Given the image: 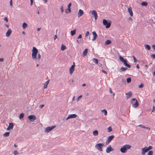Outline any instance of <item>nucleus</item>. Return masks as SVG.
Returning <instances> with one entry per match:
<instances>
[{
  "instance_id": "1",
  "label": "nucleus",
  "mask_w": 155,
  "mask_h": 155,
  "mask_svg": "<svg viewBox=\"0 0 155 155\" xmlns=\"http://www.w3.org/2000/svg\"><path fill=\"white\" fill-rule=\"evenodd\" d=\"M131 146L129 144L123 145L120 149V151L122 153H125L127 150L130 149Z\"/></svg>"
},
{
  "instance_id": "2",
  "label": "nucleus",
  "mask_w": 155,
  "mask_h": 155,
  "mask_svg": "<svg viewBox=\"0 0 155 155\" xmlns=\"http://www.w3.org/2000/svg\"><path fill=\"white\" fill-rule=\"evenodd\" d=\"M31 55L32 59H36L37 55L38 53L37 49L35 47H33Z\"/></svg>"
},
{
  "instance_id": "3",
  "label": "nucleus",
  "mask_w": 155,
  "mask_h": 155,
  "mask_svg": "<svg viewBox=\"0 0 155 155\" xmlns=\"http://www.w3.org/2000/svg\"><path fill=\"white\" fill-rule=\"evenodd\" d=\"M131 103L132 105V107L134 108H136L139 106V103L135 98H133L131 100Z\"/></svg>"
},
{
  "instance_id": "4",
  "label": "nucleus",
  "mask_w": 155,
  "mask_h": 155,
  "mask_svg": "<svg viewBox=\"0 0 155 155\" xmlns=\"http://www.w3.org/2000/svg\"><path fill=\"white\" fill-rule=\"evenodd\" d=\"M119 59L120 61L124 63V64L128 68L130 67V65L127 63V60L125 59L122 57L120 56L119 57Z\"/></svg>"
},
{
  "instance_id": "5",
  "label": "nucleus",
  "mask_w": 155,
  "mask_h": 155,
  "mask_svg": "<svg viewBox=\"0 0 155 155\" xmlns=\"http://www.w3.org/2000/svg\"><path fill=\"white\" fill-rule=\"evenodd\" d=\"M111 22L109 21V22L106 19H104L103 20V23L104 25L106 26V28H109L110 26Z\"/></svg>"
},
{
  "instance_id": "6",
  "label": "nucleus",
  "mask_w": 155,
  "mask_h": 155,
  "mask_svg": "<svg viewBox=\"0 0 155 155\" xmlns=\"http://www.w3.org/2000/svg\"><path fill=\"white\" fill-rule=\"evenodd\" d=\"M104 146V144L103 143H99L96 144L95 145V147L98 150H99L100 151H102L103 150L102 149V147Z\"/></svg>"
},
{
  "instance_id": "7",
  "label": "nucleus",
  "mask_w": 155,
  "mask_h": 155,
  "mask_svg": "<svg viewBox=\"0 0 155 155\" xmlns=\"http://www.w3.org/2000/svg\"><path fill=\"white\" fill-rule=\"evenodd\" d=\"M90 13L93 16H94L95 18V20L96 21L98 17L97 13L96 11L94 10H91L90 11Z\"/></svg>"
},
{
  "instance_id": "8",
  "label": "nucleus",
  "mask_w": 155,
  "mask_h": 155,
  "mask_svg": "<svg viewBox=\"0 0 155 155\" xmlns=\"http://www.w3.org/2000/svg\"><path fill=\"white\" fill-rule=\"evenodd\" d=\"M56 126L55 125H53L51 127H47L45 128V132H48L50 131H51Z\"/></svg>"
},
{
  "instance_id": "9",
  "label": "nucleus",
  "mask_w": 155,
  "mask_h": 155,
  "mask_svg": "<svg viewBox=\"0 0 155 155\" xmlns=\"http://www.w3.org/2000/svg\"><path fill=\"white\" fill-rule=\"evenodd\" d=\"M28 118L31 122H33L36 119V116L34 115H30Z\"/></svg>"
},
{
  "instance_id": "10",
  "label": "nucleus",
  "mask_w": 155,
  "mask_h": 155,
  "mask_svg": "<svg viewBox=\"0 0 155 155\" xmlns=\"http://www.w3.org/2000/svg\"><path fill=\"white\" fill-rule=\"evenodd\" d=\"M114 150V148L111 147V145H109L107 148L106 152L107 153H108L110 152L113 151Z\"/></svg>"
},
{
  "instance_id": "11",
  "label": "nucleus",
  "mask_w": 155,
  "mask_h": 155,
  "mask_svg": "<svg viewBox=\"0 0 155 155\" xmlns=\"http://www.w3.org/2000/svg\"><path fill=\"white\" fill-rule=\"evenodd\" d=\"M77 116L76 114H73L69 115L68 117L66 118V120H67L68 119L71 118H75L77 117Z\"/></svg>"
},
{
  "instance_id": "12",
  "label": "nucleus",
  "mask_w": 155,
  "mask_h": 155,
  "mask_svg": "<svg viewBox=\"0 0 155 155\" xmlns=\"http://www.w3.org/2000/svg\"><path fill=\"white\" fill-rule=\"evenodd\" d=\"M114 135H111L108 137L106 141V143L107 144L108 143L114 138Z\"/></svg>"
},
{
  "instance_id": "13",
  "label": "nucleus",
  "mask_w": 155,
  "mask_h": 155,
  "mask_svg": "<svg viewBox=\"0 0 155 155\" xmlns=\"http://www.w3.org/2000/svg\"><path fill=\"white\" fill-rule=\"evenodd\" d=\"M141 154L142 155H144L145 153L148 151L147 148V147H145L141 149Z\"/></svg>"
},
{
  "instance_id": "14",
  "label": "nucleus",
  "mask_w": 155,
  "mask_h": 155,
  "mask_svg": "<svg viewBox=\"0 0 155 155\" xmlns=\"http://www.w3.org/2000/svg\"><path fill=\"white\" fill-rule=\"evenodd\" d=\"M14 127L13 124L12 123H9L8 127L7 128V130H9L10 129H12Z\"/></svg>"
},
{
  "instance_id": "15",
  "label": "nucleus",
  "mask_w": 155,
  "mask_h": 155,
  "mask_svg": "<svg viewBox=\"0 0 155 155\" xmlns=\"http://www.w3.org/2000/svg\"><path fill=\"white\" fill-rule=\"evenodd\" d=\"M12 32V30L11 29H8L7 32L6 33V36L7 37H8L11 34Z\"/></svg>"
},
{
  "instance_id": "16",
  "label": "nucleus",
  "mask_w": 155,
  "mask_h": 155,
  "mask_svg": "<svg viewBox=\"0 0 155 155\" xmlns=\"http://www.w3.org/2000/svg\"><path fill=\"white\" fill-rule=\"evenodd\" d=\"M92 34L94 35V36L92 38V41H94L95 40L97 36V35L96 32L95 31H94L92 32Z\"/></svg>"
},
{
  "instance_id": "17",
  "label": "nucleus",
  "mask_w": 155,
  "mask_h": 155,
  "mask_svg": "<svg viewBox=\"0 0 155 155\" xmlns=\"http://www.w3.org/2000/svg\"><path fill=\"white\" fill-rule=\"evenodd\" d=\"M125 95H127V99H128L132 96L131 92L130 91H129L125 94Z\"/></svg>"
},
{
  "instance_id": "18",
  "label": "nucleus",
  "mask_w": 155,
  "mask_h": 155,
  "mask_svg": "<svg viewBox=\"0 0 155 155\" xmlns=\"http://www.w3.org/2000/svg\"><path fill=\"white\" fill-rule=\"evenodd\" d=\"M84 12L82 10L80 9L79 11V12L78 14V17H80L83 14Z\"/></svg>"
},
{
  "instance_id": "19",
  "label": "nucleus",
  "mask_w": 155,
  "mask_h": 155,
  "mask_svg": "<svg viewBox=\"0 0 155 155\" xmlns=\"http://www.w3.org/2000/svg\"><path fill=\"white\" fill-rule=\"evenodd\" d=\"M128 11L130 15L132 16L133 15V13L132 10V9L131 7H130L128 9Z\"/></svg>"
},
{
  "instance_id": "20",
  "label": "nucleus",
  "mask_w": 155,
  "mask_h": 155,
  "mask_svg": "<svg viewBox=\"0 0 155 155\" xmlns=\"http://www.w3.org/2000/svg\"><path fill=\"white\" fill-rule=\"evenodd\" d=\"M88 51V49L87 48H86L85 49L84 51L83 52L82 54L83 55V56H85L87 54Z\"/></svg>"
},
{
  "instance_id": "21",
  "label": "nucleus",
  "mask_w": 155,
  "mask_h": 155,
  "mask_svg": "<svg viewBox=\"0 0 155 155\" xmlns=\"http://www.w3.org/2000/svg\"><path fill=\"white\" fill-rule=\"evenodd\" d=\"M98 132L97 130H95L93 132V135L94 136H96L98 135Z\"/></svg>"
},
{
  "instance_id": "22",
  "label": "nucleus",
  "mask_w": 155,
  "mask_h": 155,
  "mask_svg": "<svg viewBox=\"0 0 155 155\" xmlns=\"http://www.w3.org/2000/svg\"><path fill=\"white\" fill-rule=\"evenodd\" d=\"M74 70V68L71 67L69 68V72L70 74H72Z\"/></svg>"
},
{
  "instance_id": "23",
  "label": "nucleus",
  "mask_w": 155,
  "mask_h": 155,
  "mask_svg": "<svg viewBox=\"0 0 155 155\" xmlns=\"http://www.w3.org/2000/svg\"><path fill=\"white\" fill-rule=\"evenodd\" d=\"M10 134V132H7L4 134L3 135V136L4 137H7L9 136Z\"/></svg>"
},
{
  "instance_id": "24",
  "label": "nucleus",
  "mask_w": 155,
  "mask_h": 155,
  "mask_svg": "<svg viewBox=\"0 0 155 155\" xmlns=\"http://www.w3.org/2000/svg\"><path fill=\"white\" fill-rule=\"evenodd\" d=\"M66 48V47L65 45H64L63 44L61 45V51H64L65 48Z\"/></svg>"
},
{
  "instance_id": "25",
  "label": "nucleus",
  "mask_w": 155,
  "mask_h": 155,
  "mask_svg": "<svg viewBox=\"0 0 155 155\" xmlns=\"http://www.w3.org/2000/svg\"><path fill=\"white\" fill-rule=\"evenodd\" d=\"M76 30L74 29L73 31H71V36H73L75 34Z\"/></svg>"
},
{
  "instance_id": "26",
  "label": "nucleus",
  "mask_w": 155,
  "mask_h": 155,
  "mask_svg": "<svg viewBox=\"0 0 155 155\" xmlns=\"http://www.w3.org/2000/svg\"><path fill=\"white\" fill-rule=\"evenodd\" d=\"M111 43V41L109 40H107L105 43V45H108Z\"/></svg>"
},
{
  "instance_id": "27",
  "label": "nucleus",
  "mask_w": 155,
  "mask_h": 155,
  "mask_svg": "<svg viewBox=\"0 0 155 155\" xmlns=\"http://www.w3.org/2000/svg\"><path fill=\"white\" fill-rule=\"evenodd\" d=\"M28 26L27 24L25 22L22 25V28L24 29L26 28Z\"/></svg>"
},
{
  "instance_id": "28",
  "label": "nucleus",
  "mask_w": 155,
  "mask_h": 155,
  "mask_svg": "<svg viewBox=\"0 0 155 155\" xmlns=\"http://www.w3.org/2000/svg\"><path fill=\"white\" fill-rule=\"evenodd\" d=\"M71 12V10L70 8H68L67 9H66L65 11V12L67 14L68 13L70 12Z\"/></svg>"
},
{
  "instance_id": "29",
  "label": "nucleus",
  "mask_w": 155,
  "mask_h": 155,
  "mask_svg": "<svg viewBox=\"0 0 155 155\" xmlns=\"http://www.w3.org/2000/svg\"><path fill=\"white\" fill-rule=\"evenodd\" d=\"M93 61L94 62L95 64H98V61L97 59L96 58H93Z\"/></svg>"
},
{
  "instance_id": "30",
  "label": "nucleus",
  "mask_w": 155,
  "mask_h": 155,
  "mask_svg": "<svg viewBox=\"0 0 155 155\" xmlns=\"http://www.w3.org/2000/svg\"><path fill=\"white\" fill-rule=\"evenodd\" d=\"M145 47L147 48L148 50H149L150 49V45H145Z\"/></svg>"
},
{
  "instance_id": "31",
  "label": "nucleus",
  "mask_w": 155,
  "mask_h": 155,
  "mask_svg": "<svg viewBox=\"0 0 155 155\" xmlns=\"http://www.w3.org/2000/svg\"><path fill=\"white\" fill-rule=\"evenodd\" d=\"M127 68L123 67H121L120 68V70L123 71L127 70Z\"/></svg>"
},
{
  "instance_id": "32",
  "label": "nucleus",
  "mask_w": 155,
  "mask_h": 155,
  "mask_svg": "<svg viewBox=\"0 0 155 155\" xmlns=\"http://www.w3.org/2000/svg\"><path fill=\"white\" fill-rule=\"evenodd\" d=\"M112 130V128L110 126L109 127L107 128V131L109 133Z\"/></svg>"
},
{
  "instance_id": "33",
  "label": "nucleus",
  "mask_w": 155,
  "mask_h": 155,
  "mask_svg": "<svg viewBox=\"0 0 155 155\" xmlns=\"http://www.w3.org/2000/svg\"><path fill=\"white\" fill-rule=\"evenodd\" d=\"M141 5L143 6H146L147 5V3L146 2H143L141 3Z\"/></svg>"
},
{
  "instance_id": "34",
  "label": "nucleus",
  "mask_w": 155,
  "mask_h": 155,
  "mask_svg": "<svg viewBox=\"0 0 155 155\" xmlns=\"http://www.w3.org/2000/svg\"><path fill=\"white\" fill-rule=\"evenodd\" d=\"M24 116V114L23 113H21L20 114L19 118L20 119H22Z\"/></svg>"
},
{
  "instance_id": "35",
  "label": "nucleus",
  "mask_w": 155,
  "mask_h": 155,
  "mask_svg": "<svg viewBox=\"0 0 155 155\" xmlns=\"http://www.w3.org/2000/svg\"><path fill=\"white\" fill-rule=\"evenodd\" d=\"M131 81V78H128L127 79V83H130Z\"/></svg>"
},
{
  "instance_id": "36",
  "label": "nucleus",
  "mask_w": 155,
  "mask_h": 155,
  "mask_svg": "<svg viewBox=\"0 0 155 155\" xmlns=\"http://www.w3.org/2000/svg\"><path fill=\"white\" fill-rule=\"evenodd\" d=\"M102 112H103V113H104V115H106L107 114V111L106 110L104 109V110H102Z\"/></svg>"
},
{
  "instance_id": "37",
  "label": "nucleus",
  "mask_w": 155,
  "mask_h": 155,
  "mask_svg": "<svg viewBox=\"0 0 155 155\" xmlns=\"http://www.w3.org/2000/svg\"><path fill=\"white\" fill-rule=\"evenodd\" d=\"M153 151L152 150H150L148 152V155H153Z\"/></svg>"
},
{
  "instance_id": "38",
  "label": "nucleus",
  "mask_w": 155,
  "mask_h": 155,
  "mask_svg": "<svg viewBox=\"0 0 155 155\" xmlns=\"http://www.w3.org/2000/svg\"><path fill=\"white\" fill-rule=\"evenodd\" d=\"M48 84H47V83H45L44 84V87H43V88L44 89H45L47 87V85H48Z\"/></svg>"
},
{
  "instance_id": "39",
  "label": "nucleus",
  "mask_w": 155,
  "mask_h": 155,
  "mask_svg": "<svg viewBox=\"0 0 155 155\" xmlns=\"http://www.w3.org/2000/svg\"><path fill=\"white\" fill-rule=\"evenodd\" d=\"M147 148L148 150V151H149L150 150L152 149L153 148V147L151 146H149L148 147H147Z\"/></svg>"
},
{
  "instance_id": "40",
  "label": "nucleus",
  "mask_w": 155,
  "mask_h": 155,
  "mask_svg": "<svg viewBox=\"0 0 155 155\" xmlns=\"http://www.w3.org/2000/svg\"><path fill=\"white\" fill-rule=\"evenodd\" d=\"M132 57H133V58H134V62H137V59L133 55L132 56Z\"/></svg>"
},
{
  "instance_id": "41",
  "label": "nucleus",
  "mask_w": 155,
  "mask_h": 155,
  "mask_svg": "<svg viewBox=\"0 0 155 155\" xmlns=\"http://www.w3.org/2000/svg\"><path fill=\"white\" fill-rule=\"evenodd\" d=\"M61 11L62 13L64 12V10L63 7V6H62L60 8Z\"/></svg>"
},
{
  "instance_id": "42",
  "label": "nucleus",
  "mask_w": 155,
  "mask_h": 155,
  "mask_svg": "<svg viewBox=\"0 0 155 155\" xmlns=\"http://www.w3.org/2000/svg\"><path fill=\"white\" fill-rule=\"evenodd\" d=\"M82 97V95H81L79 97H78V98L76 99V100H77V101H78L79 100V99L80 98H81Z\"/></svg>"
},
{
  "instance_id": "43",
  "label": "nucleus",
  "mask_w": 155,
  "mask_h": 155,
  "mask_svg": "<svg viewBox=\"0 0 155 155\" xmlns=\"http://www.w3.org/2000/svg\"><path fill=\"white\" fill-rule=\"evenodd\" d=\"M13 153L15 155H16V154L18 153V152L17 150H14L13 152Z\"/></svg>"
},
{
  "instance_id": "44",
  "label": "nucleus",
  "mask_w": 155,
  "mask_h": 155,
  "mask_svg": "<svg viewBox=\"0 0 155 155\" xmlns=\"http://www.w3.org/2000/svg\"><path fill=\"white\" fill-rule=\"evenodd\" d=\"M41 57V55L40 54H38V58L36 59H38V60H39Z\"/></svg>"
},
{
  "instance_id": "45",
  "label": "nucleus",
  "mask_w": 155,
  "mask_h": 155,
  "mask_svg": "<svg viewBox=\"0 0 155 155\" xmlns=\"http://www.w3.org/2000/svg\"><path fill=\"white\" fill-rule=\"evenodd\" d=\"M139 126L143 128H146V127L145 126H144L142 124L139 125Z\"/></svg>"
},
{
  "instance_id": "46",
  "label": "nucleus",
  "mask_w": 155,
  "mask_h": 155,
  "mask_svg": "<svg viewBox=\"0 0 155 155\" xmlns=\"http://www.w3.org/2000/svg\"><path fill=\"white\" fill-rule=\"evenodd\" d=\"M89 34V32L88 31H86V34H85V37H87L88 35Z\"/></svg>"
},
{
  "instance_id": "47",
  "label": "nucleus",
  "mask_w": 155,
  "mask_h": 155,
  "mask_svg": "<svg viewBox=\"0 0 155 155\" xmlns=\"http://www.w3.org/2000/svg\"><path fill=\"white\" fill-rule=\"evenodd\" d=\"M10 6L12 7V0H10Z\"/></svg>"
},
{
  "instance_id": "48",
  "label": "nucleus",
  "mask_w": 155,
  "mask_h": 155,
  "mask_svg": "<svg viewBox=\"0 0 155 155\" xmlns=\"http://www.w3.org/2000/svg\"><path fill=\"white\" fill-rule=\"evenodd\" d=\"M4 20L5 21H6L7 22H8V18L7 17H5V18H4Z\"/></svg>"
},
{
  "instance_id": "49",
  "label": "nucleus",
  "mask_w": 155,
  "mask_h": 155,
  "mask_svg": "<svg viewBox=\"0 0 155 155\" xmlns=\"http://www.w3.org/2000/svg\"><path fill=\"white\" fill-rule=\"evenodd\" d=\"M45 106V105L44 104H42V105H40L39 107L40 108H42V107H43L44 106Z\"/></svg>"
},
{
  "instance_id": "50",
  "label": "nucleus",
  "mask_w": 155,
  "mask_h": 155,
  "mask_svg": "<svg viewBox=\"0 0 155 155\" xmlns=\"http://www.w3.org/2000/svg\"><path fill=\"white\" fill-rule=\"evenodd\" d=\"M143 86V84H141L140 85H139V88L142 87Z\"/></svg>"
},
{
  "instance_id": "51",
  "label": "nucleus",
  "mask_w": 155,
  "mask_h": 155,
  "mask_svg": "<svg viewBox=\"0 0 155 155\" xmlns=\"http://www.w3.org/2000/svg\"><path fill=\"white\" fill-rule=\"evenodd\" d=\"M151 57L153 58L154 59L155 58V54H153L151 55Z\"/></svg>"
},
{
  "instance_id": "52",
  "label": "nucleus",
  "mask_w": 155,
  "mask_h": 155,
  "mask_svg": "<svg viewBox=\"0 0 155 155\" xmlns=\"http://www.w3.org/2000/svg\"><path fill=\"white\" fill-rule=\"evenodd\" d=\"M152 48L155 51V45H153L152 46Z\"/></svg>"
},
{
  "instance_id": "53",
  "label": "nucleus",
  "mask_w": 155,
  "mask_h": 155,
  "mask_svg": "<svg viewBox=\"0 0 155 155\" xmlns=\"http://www.w3.org/2000/svg\"><path fill=\"white\" fill-rule=\"evenodd\" d=\"M57 37V35H54V40H55L56 39Z\"/></svg>"
},
{
  "instance_id": "54",
  "label": "nucleus",
  "mask_w": 155,
  "mask_h": 155,
  "mask_svg": "<svg viewBox=\"0 0 155 155\" xmlns=\"http://www.w3.org/2000/svg\"><path fill=\"white\" fill-rule=\"evenodd\" d=\"M102 71L105 74H107V72L105 71V70H102Z\"/></svg>"
},
{
  "instance_id": "55",
  "label": "nucleus",
  "mask_w": 155,
  "mask_h": 155,
  "mask_svg": "<svg viewBox=\"0 0 155 155\" xmlns=\"http://www.w3.org/2000/svg\"><path fill=\"white\" fill-rule=\"evenodd\" d=\"M71 3H69L68 5V8H70V7H71Z\"/></svg>"
},
{
  "instance_id": "56",
  "label": "nucleus",
  "mask_w": 155,
  "mask_h": 155,
  "mask_svg": "<svg viewBox=\"0 0 155 155\" xmlns=\"http://www.w3.org/2000/svg\"><path fill=\"white\" fill-rule=\"evenodd\" d=\"M81 38V34H80L79 35V36H78V38L79 39V38Z\"/></svg>"
},
{
  "instance_id": "57",
  "label": "nucleus",
  "mask_w": 155,
  "mask_h": 155,
  "mask_svg": "<svg viewBox=\"0 0 155 155\" xmlns=\"http://www.w3.org/2000/svg\"><path fill=\"white\" fill-rule=\"evenodd\" d=\"M109 91H110V92L111 93H112L113 92L112 90L110 87V88Z\"/></svg>"
},
{
  "instance_id": "58",
  "label": "nucleus",
  "mask_w": 155,
  "mask_h": 155,
  "mask_svg": "<svg viewBox=\"0 0 155 155\" xmlns=\"http://www.w3.org/2000/svg\"><path fill=\"white\" fill-rule=\"evenodd\" d=\"M33 3V0H31V5H32Z\"/></svg>"
},
{
  "instance_id": "59",
  "label": "nucleus",
  "mask_w": 155,
  "mask_h": 155,
  "mask_svg": "<svg viewBox=\"0 0 155 155\" xmlns=\"http://www.w3.org/2000/svg\"><path fill=\"white\" fill-rule=\"evenodd\" d=\"M145 129L150 130V128L148 127H146L145 128Z\"/></svg>"
},
{
  "instance_id": "60",
  "label": "nucleus",
  "mask_w": 155,
  "mask_h": 155,
  "mask_svg": "<svg viewBox=\"0 0 155 155\" xmlns=\"http://www.w3.org/2000/svg\"><path fill=\"white\" fill-rule=\"evenodd\" d=\"M4 60V59L3 58H0V61H3Z\"/></svg>"
},
{
  "instance_id": "61",
  "label": "nucleus",
  "mask_w": 155,
  "mask_h": 155,
  "mask_svg": "<svg viewBox=\"0 0 155 155\" xmlns=\"http://www.w3.org/2000/svg\"><path fill=\"white\" fill-rule=\"evenodd\" d=\"M136 68H137L139 69V65L138 64H137L136 65Z\"/></svg>"
},
{
  "instance_id": "62",
  "label": "nucleus",
  "mask_w": 155,
  "mask_h": 155,
  "mask_svg": "<svg viewBox=\"0 0 155 155\" xmlns=\"http://www.w3.org/2000/svg\"><path fill=\"white\" fill-rule=\"evenodd\" d=\"M41 29V28H38L37 29V30L38 31H39Z\"/></svg>"
},
{
  "instance_id": "63",
  "label": "nucleus",
  "mask_w": 155,
  "mask_h": 155,
  "mask_svg": "<svg viewBox=\"0 0 155 155\" xmlns=\"http://www.w3.org/2000/svg\"><path fill=\"white\" fill-rule=\"evenodd\" d=\"M49 80H48V81H47L45 82V83H46L47 84H48L49 83Z\"/></svg>"
},
{
  "instance_id": "64",
  "label": "nucleus",
  "mask_w": 155,
  "mask_h": 155,
  "mask_svg": "<svg viewBox=\"0 0 155 155\" xmlns=\"http://www.w3.org/2000/svg\"><path fill=\"white\" fill-rule=\"evenodd\" d=\"M77 42L79 44L80 43V41H79V40H77Z\"/></svg>"
}]
</instances>
